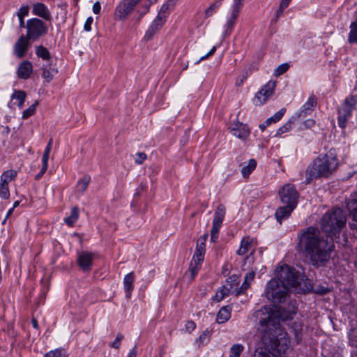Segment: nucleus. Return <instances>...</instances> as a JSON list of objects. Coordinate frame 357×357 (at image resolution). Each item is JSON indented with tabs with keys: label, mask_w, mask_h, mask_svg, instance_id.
<instances>
[{
	"label": "nucleus",
	"mask_w": 357,
	"mask_h": 357,
	"mask_svg": "<svg viewBox=\"0 0 357 357\" xmlns=\"http://www.w3.org/2000/svg\"><path fill=\"white\" fill-rule=\"evenodd\" d=\"M231 295L230 291L223 286L222 289L217 291L215 295L213 297V301L216 302H220L223 300L225 296Z\"/></svg>",
	"instance_id": "nucleus-40"
},
{
	"label": "nucleus",
	"mask_w": 357,
	"mask_h": 357,
	"mask_svg": "<svg viewBox=\"0 0 357 357\" xmlns=\"http://www.w3.org/2000/svg\"><path fill=\"white\" fill-rule=\"evenodd\" d=\"M297 250L308 257L313 266H318L329 260L334 249L333 241L328 236H321L317 228L309 227L298 236Z\"/></svg>",
	"instance_id": "nucleus-3"
},
{
	"label": "nucleus",
	"mask_w": 357,
	"mask_h": 357,
	"mask_svg": "<svg viewBox=\"0 0 357 357\" xmlns=\"http://www.w3.org/2000/svg\"><path fill=\"white\" fill-rule=\"evenodd\" d=\"M93 22V19L92 17H89L86 19V20L84 24V29L86 31H89L91 30V24H92Z\"/></svg>",
	"instance_id": "nucleus-54"
},
{
	"label": "nucleus",
	"mask_w": 357,
	"mask_h": 357,
	"mask_svg": "<svg viewBox=\"0 0 357 357\" xmlns=\"http://www.w3.org/2000/svg\"><path fill=\"white\" fill-rule=\"evenodd\" d=\"M209 342V331L208 330L204 331L197 340V343L199 347L204 346Z\"/></svg>",
	"instance_id": "nucleus-42"
},
{
	"label": "nucleus",
	"mask_w": 357,
	"mask_h": 357,
	"mask_svg": "<svg viewBox=\"0 0 357 357\" xmlns=\"http://www.w3.org/2000/svg\"><path fill=\"white\" fill-rule=\"evenodd\" d=\"M47 171V169L42 167L40 171L36 175L35 178L36 180H39L43 175L45 174V172Z\"/></svg>",
	"instance_id": "nucleus-62"
},
{
	"label": "nucleus",
	"mask_w": 357,
	"mask_h": 357,
	"mask_svg": "<svg viewBox=\"0 0 357 357\" xmlns=\"http://www.w3.org/2000/svg\"><path fill=\"white\" fill-rule=\"evenodd\" d=\"M165 20L160 17H157L152 22L149 29L145 33L144 39L146 40H151L153 36L157 33L165 23Z\"/></svg>",
	"instance_id": "nucleus-16"
},
{
	"label": "nucleus",
	"mask_w": 357,
	"mask_h": 357,
	"mask_svg": "<svg viewBox=\"0 0 357 357\" xmlns=\"http://www.w3.org/2000/svg\"><path fill=\"white\" fill-rule=\"evenodd\" d=\"M296 313V307L291 301L289 309L280 306L278 310L264 306L253 313L257 322V331L265 347L282 355L289 349L290 340L287 333L280 327V321L291 319Z\"/></svg>",
	"instance_id": "nucleus-1"
},
{
	"label": "nucleus",
	"mask_w": 357,
	"mask_h": 357,
	"mask_svg": "<svg viewBox=\"0 0 357 357\" xmlns=\"http://www.w3.org/2000/svg\"><path fill=\"white\" fill-rule=\"evenodd\" d=\"M32 13L47 22H50L52 19L51 12L43 3H34L32 5Z\"/></svg>",
	"instance_id": "nucleus-15"
},
{
	"label": "nucleus",
	"mask_w": 357,
	"mask_h": 357,
	"mask_svg": "<svg viewBox=\"0 0 357 357\" xmlns=\"http://www.w3.org/2000/svg\"><path fill=\"white\" fill-rule=\"evenodd\" d=\"M231 317V308L228 306L222 307L217 314L216 321L224 324Z\"/></svg>",
	"instance_id": "nucleus-24"
},
{
	"label": "nucleus",
	"mask_w": 357,
	"mask_h": 357,
	"mask_svg": "<svg viewBox=\"0 0 357 357\" xmlns=\"http://www.w3.org/2000/svg\"><path fill=\"white\" fill-rule=\"evenodd\" d=\"M36 54L45 61H48L51 58L49 50L42 45L36 47Z\"/></svg>",
	"instance_id": "nucleus-32"
},
{
	"label": "nucleus",
	"mask_w": 357,
	"mask_h": 357,
	"mask_svg": "<svg viewBox=\"0 0 357 357\" xmlns=\"http://www.w3.org/2000/svg\"><path fill=\"white\" fill-rule=\"evenodd\" d=\"M100 10H101L100 3L99 1L95 2L94 4L93 5V12L94 13V14L98 15V14H100Z\"/></svg>",
	"instance_id": "nucleus-57"
},
{
	"label": "nucleus",
	"mask_w": 357,
	"mask_h": 357,
	"mask_svg": "<svg viewBox=\"0 0 357 357\" xmlns=\"http://www.w3.org/2000/svg\"><path fill=\"white\" fill-rule=\"evenodd\" d=\"M290 327L294 333L295 340L298 344L302 340L303 325L300 321H294Z\"/></svg>",
	"instance_id": "nucleus-29"
},
{
	"label": "nucleus",
	"mask_w": 357,
	"mask_h": 357,
	"mask_svg": "<svg viewBox=\"0 0 357 357\" xmlns=\"http://www.w3.org/2000/svg\"><path fill=\"white\" fill-rule=\"evenodd\" d=\"M204 255L205 250L195 249L192 262H194L195 264H201V263L204 261Z\"/></svg>",
	"instance_id": "nucleus-41"
},
{
	"label": "nucleus",
	"mask_w": 357,
	"mask_h": 357,
	"mask_svg": "<svg viewBox=\"0 0 357 357\" xmlns=\"http://www.w3.org/2000/svg\"><path fill=\"white\" fill-rule=\"evenodd\" d=\"M255 357H273V356L269 353L257 351Z\"/></svg>",
	"instance_id": "nucleus-58"
},
{
	"label": "nucleus",
	"mask_w": 357,
	"mask_h": 357,
	"mask_svg": "<svg viewBox=\"0 0 357 357\" xmlns=\"http://www.w3.org/2000/svg\"><path fill=\"white\" fill-rule=\"evenodd\" d=\"M196 328V324L193 321H188L185 324L186 331L191 333Z\"/></svg>",
	"instance_id": "nucleus-55"
},
{
	"label": "nucleus",
	"mask_w": 357,
	"mask_h": 357,
	"mask_svg": "<svg viewBox=\"0 0 357 357\" xmlns=\"http://www.w3.org/2000/svg\"><path fill=\"white\" fill-rule=\"evenodd\" d=\"M48 160H49L48 155H43V158H42L43 167H42L47 169Z\"/></svg>",
	"instance_id": "nucleus-60"
},
{
	"label": "nucleus",
	"mask_w": 357,
	"mask_h": 357,
	"mask_svg": "<svg viewBox=\"0 0 357 357\" xmlns=\"http://www.w3.org/2000/svg\"><path fill=\"white\" fill-rule=\"evenodd\" d=\"M178 0H168L166 3H165L160 8L157 17H160L162 19L166 21L167 15L169 14L168 10L173 8Z\"/></svg>",
	"instance_id": "nucleus-26"
},
{
	"label": "nucleus",
	"mask_w": 357,
	"mask_h": 357,
	"mask_svg": "<svg viewBox=\"0 0 357 357\" xmlns=\"http://www.w3.org/2000/svg\"><path fill=\"white\" fill-rule=\"evenodd\" d=\"M255 276V272L250 271L248 272L244 278L243 284L239 287L241 282L240 277L237 275L229 276L224 285L230 291L231 295L239 296L244 294L250 286Z\"/></svg>",
	"instance_id": "nucleus-6"
},
{
	"label": "nucleus",
	"mask_w": 357,
	"mask_h": 357,
	"mask_svg": "<svg viewBox=\"0 0 357 357\" xmlns=\"http://www.w3.org/2000/svg\"><path fill=\"white\" fill-rule=\"evenodd\" d=\"M315 121L312 119H308L304 121L300 126V130L309 129L314 126Z\"/></svg>",
	"instance_id": "nucleus-48"
},
{
	"label": "nucleus",
	"mask_w": 357,
	"mask_h": 357,
	"mask_svg": "<svg viewBox=\"0 0 357 357\" xmlns=\"http://www.w3.org/2000/svg\"><path fill=\"white\" fill-rule=\"evenodd\" d=\"M312 289L310 281L294 268L284 264L276 270V278L271 280L266 285V296L276 303H284L289 291L305 294Z\"/></svg>",
	"instance_id": "nucleus-2"
},
{
	"label": "nucleus",
	"mask_w": 357,
	"mask_h": 357,
	"mask_svg": "<svg viewBox=\"0 0 357 357\" xmlns=\"http://www.w3.org/2000/svg\"><path fill=\"white\" fill-rule=\"evenodd\" d=\"M229 130L233 135L242 140L246 139L250 134V130L248 126L239 121L231 123L229 126Z\"/></svg>",
	"instance_id": "nucleus-14"
},
{
	"label": "nucleus",
	"mask_w": 357,
	"mask_h": 357,
	"mask_svg": "<svg viewBox=\"0 0 357 357\" xmlns=\"http://www.w3.org/2000/svg\"><path fill=\"white\" fill-rule=\"evenodd\" d=\"M340 162L335 149L320 153L310 164L306 169V182L314 179L328 178L337 169Z\"/></svg>",
	"instance_id": "nucleus-4"
},
{
	"label": "nucleus",
	"mask_w": 357,
	"mask_h": 357,
	"mask_svg": "<svg viewBox=\"0 0 357 357\" xmlns=\"http://www.w3.org/2000/svg\"><path fill=\"white\" fill-rule=\"evenodd\" d=\"M26 36L32 42L38 40L48 32V26L43 20L37 17L29 19L26 22Z\"/></svg>",
	"instance_id": "nucleus-7"
},
{
	"label": "nucleus",
	"mask_w": 357,
	"mask_h": 357,
	"mask_svg": "<svg viewBox=\"0 0 357 357\" xmlns=\"http://www.w3.org/2000/svg\"><path fill=\"white\" fill-rule=\"evenodd\" d=\"M349 344L351 346L357 348V335H354L349 337Z\"/></svg>",
	"instance_id": "nucleus-59"
},
{
	"label": "nucleus",
	"mask_w": 357,
	"mask_h": 357,
	"mask_svg": "<svg viewBox=\"0 0 357 357\" xmlns=\"http://www.w3.org/2000/svg\"><path fill=\"white\" fill-rule=\"evenodd\" d=\"M297 121L298 120L296 119V116H292L287 122H286L282 126L277 130L275 136L278 137L282 134L289 131L291 129L292 124L296 123Z\"/></svg>",
	"instance_id": "nucleus-30"
},
{
	"label": "nucleus",
	"mask_w": 357,
	"mask_h": 357,
	"mask_svg": "<svg viewBox=\"0 0 357 357\" xmlns=\"http://www.w3.org/2000/svg\"><path fill=\"white\" fill-rule=\"evenodd\" d=\"M278 193L280 199L283 204L296 207L299 194L294 185L289 183L284 185Z\"/></svg>",
	"instance_id": "nucleus-9"
},
{
	"label": "nucleus",
	"mask_w": 357,
	"mask_h": 357,
	"mask_svg": "<svg viewBox=\"0 0 357 357\" xmlns=\"http://www.w3.org/2000/svg\"><path fill=\"white\" fill-rule=\"evenodd\" d=\"M17 176V172L9 169L4 172L1 176V183L8 184Z\"/></svg>",
	"instance_id": "nucleus-35"
},
{
	"label": "nucleus",
	"mask_w": 357,
	"mask_h": 357,
	"mask_svg": "<svg viewBox=\"0 0 357 357\" xmlns=\"http://www.w3.org/2000/svg\"><path fill=\"white\" fill-rule=\"evenodd\" d=\"M347 206L353 220L357 222V192L351 195Z\"/></svg>",
	"instance_id": "nucleus-21"
},
{
	"label": "nucleus",
	"mask_w": 357,
	"mask_h": 357,
	"mask_svg": "<svg viewBox=\"0 0 357 357\" xmlns=\"http://www.w3.org/2000/svg\"><path fill=\"white\" fill-rule=\"evenodd\" d=\"M255 243V240L248 236L243 238L241 242V245L237 250L238 255H244L250 250H253Z\"/></svg>",
	"instance_id": "nucleus-18"
},
{
	"label": "nucleus",
	"mask_w": 357,
	"mask_h": 357,
	"mask_svg": "<svg viewBox=\"0 0 357 357\" xmlns=\"http://www.w3.org/2000/svg\"><path fill=\"white\" fill-rule=\"evenodd\" d=\"M44 357H68L64 349L59 348L46 353Z\"/></svg>",
	"instance_id": "nucleus-39"
},
{
	"label": "nucleus",
	"mask_w": 357,
	"mask_h": 357,
	"mask_svg": "<svg viewBox=\"0 0 357 357\" xmlns=\"http://www.w3.org/2000/svg\"><path fill=\"white\" fill-rule=\"evenodd\" d=\"M221 226H218L216 225H212V229L211 230V241L212 242H215L218 238L219 229Z\"/></svg>",
	"instance_id": "nucleus-46"
},
{
	"label": "nucleus",
	"mask_w": 357,
	"mask_h": 357,
	"mask_svg": "<svg viewBox=\"0 0 357 357\" xmlns=\"http://www.w3.org/2000/svg\"><path fill=\"white\" fill-rule=\"evenodd\" d=\"M201 264H195L194 262L190 263V267L188 268V272L190 274V280H192L195 276L197 274L199 270L200 269Z\"/></svg>",
	"instance_id": "nucleus-44"
},
{
	"label": "nucleus",
	"mask_w": 357,
	"mask_h": 357,
	"mask_svg": "<svg viewBox=\"0 0 357 357\" xmlns=\"http://www.w3.org/2000/svg\"><path fill=\"white\" fill-rule=\"evenodd\" d=\"M239 13L231 11L230 17L228 18L225 26V31L223 33L225 37L230 35L231 32L233 30L234 26L236 23V19L238 16Z\"/></svg>",
	"instance_id": "nucleus-25"
},
{
	"label": "nucleus",
	"mask_w": 357,
	"mask_h": 357,
	"mask_svg": "<svg viewBox=\"0 0 357 357\" xmlns=\"http://www.w3.org/2000/svg\"><path fill=\"white\" fill-rule=\"evenodd\" d=\"M77 264L85 272L90 271L93 261V254L88 251H82L77 254Z\"/></svg>",
	"instance_id": "nucleus-13"
},
{
	"label": "nucleus",
	"mask_w": 357,
	"mask_h": 357,
	"mask_svg": "<svg viewBox=\"0 0 357 357\" xmlns=\"http://www.w3.org/2000/svg\"><path fill=\"white\" fill-rule=\"evenodd\" d=\"M147 155L144 152H138L136 154V158L135 159V162L136 164L141 165L143 162L146 159Z\"/></svg>",
	"instance_id": "nucleus-51"
},
{
	"label": "nucleus",
	"mask_w": 357,
	"mask_h": 357,
	"mask_svg": "<svg viewBox=\"0 0 357 357\" xmlns=\"http://www.w3.org/2000/svg\"><path fill=\"white\" fill-rule=\"evenodd\" d=\"M218 8L217 7V5H215L213 3H211V5L208 8H206L204 12L205 18L212 16L216 12Z\"/></svg>",
	"instance_id": "nucleus-50"
},
{
	"label": "nucleus",
	"mask_w": 357,
	"mask_h": 357,
	"mask_svg": "<svg viewBox=\"0 0 357 357\" xmlns=\"http://www.w3.org/2000/svg\"><path fill=\"white\" fill-rule=\"evenodd\" d=\"M205 246H206V244L203 243V242L197 241L196 249H197V250H204L206 251Z\"/></svg>",
	"instance_id": "nucleus-64"
},
{
	"label": "nucleus",
	"mask_w": 357,
	"mask_h": 357,
	"mask_svg": "<svg viewBox=\"0 0 357 357\" xmlns=\"http://www.w3.org/2000/svg\"><path fill=\"white\" fill-rule=\"evenodd\" d=\"M291 0H282L280 6L281 8H287L290 3Z\"/></svg>",
	"instance_id": "nucleus-63"
},
{
	"label": "nucleus",
	"mask_w": 357,
	"mask_h": 357,
	"mask_svg": "<svg viewBox=\"0 0 357 357\" xmlns=\"http://www.w3.org/2000/svg\"><path fill=\"white\" fill-rule=\"evenodd\" d=\"M10 196L8 184L0 183V197L3 199H8Z\"/></svg>",
	"instance_id": "nucleus-45"
},
{
	"label": "nucleus",
	"mask_w": 357,
	"mask_h": 357,
	"mask_svg": "<svg viewBox=\"0 0 357 357\" xmlns=\"http://www.w3.org/2000/svg\"><path fill=\"white\" fill-rule=\"evenodd\" d=\"M275 87V82H268L261 90L268 91L267 95L271 96Z\"/></svg>",
	"instance_id": "nucleus-49"
},
{
	"label": "nucleus",
	"mask_w": 357,
	"mask_h": 357,
	"mask_svg": "<svg viewBox=\"0 0 357 357\" xmlns=\"http://www.w3.org/2000/svg\"><path fill=\"white\" fill-rule=\"evenodd\" d=\"M317 105V99L314 95H311L300 109L294 115L296 116V119L305 118L310 115Z\"/></svg>",
	"instance_id": "nucleus-12"
},
{
	"label": "nucleus",
	"mask_w": 357,
	"mask_h": 357,
	"mask_svg": "<svg viewBox=\"0 0 357 357\" xmlns=\"http://www.w3.org/2000/svg\"><path fill=\"white\" fill-rule=\"evenodd\" d=\"M127 357H137V345H135L133 348L130 350Z\"/></svg>",
	"instance_id": "nucleus-61"
},
{
	"label": "nucleus",
	"mask_w": 357,
	"mask_h": 357,
	"mask_svg": "<svg viewBox=\"0 0 357 357\" xmlns=\"http://www.w3.org/2000/svg\"><path fill=\"white\" fill-rule=\"evenodd\" d=\"M135 273L130 272L126 275L123 279V287L126 292V297L130 298L134 289Z\"/></svg>",
	"instance_id": "nucleus-19"
},
{
	"label": "nucleus",
	"mask_w": 357,
	"mask_h": 357,
	"mask_svg": "<svg viewBox=\"0 0 357 357\" xmlns=\"http://www.w3.org/2000/svg\"><path fill=\"white\" fill-rule=\"evenodd\" d=\"M346 220V215L341 208H333L323 215L321 220V229L333 241V238L345 225Z\"/></svg>",
	"instance_id": "nucleus-5"
},
{
	"label": "nucleus",
	"mask_w": 357,
	"mask_h": 357,
	"mask_svg": "<svg viewBox=\"0 0 357 357\" xmlns=\"http://www.w3.org/2000/svg\"><path fill=\"white\" fill-rule=\"evenodd\" d=\"M31 43H33L26 35L22 34L13 46L14 54L17 58H23L27 52Z\"/></svg>",
	"instance_id": "nucleus-11"
},
{
	"label": "nucleus",
	"mask_w": 357,
	"mask_h": 357,
	"mask_svg": "<svg viewBox=\"0 0 357 357\" xmlns=\"http://www.w3.org/2000/svg\"><path fill=\"white\" fill-rule=\"evenodd\" d=\"M11 98H12V100L16 99L18 101V102L17 104V106L20 108H22L23 106V104L25 101L26 93L24 91H21V90L15 91V92L13 93Z\"/></svg>",
	"instance_id": "nucleus-37"
},
{
	"label": "nucleus",
	"mask_w": 357,
	"mask_h": 357,
	"mask_svg": "<svg viewBox=\"0 0 357 357\" xmlns=\"http://www.w3.org/2000/svg\"><path fill=\"white\" fill-rule=\"evenodd\" d=\"M289 68V66L288 63L281 64L275 70L274 75L275 76H280L287 72Z\"/></svg>",
	"instance_id": "nucleus-47"
},
{
	"label": "nucleus",
	"mask_w": 357,
	"mask_h": 357,
	"mask_svg": "<svg viewBox=\"0 0 357 357\" xmlns=\"http://www.w3.org/2000/svg\"><path fill=\"white\" fill-rule=\"evenodd\" d=\"M38 105V102L32 104L28 109H25L22 113L23 119H28L31 116L36 112V107Z\"/></svg>",
	"instance_id": "nucleus-43"
},
{
	"label": "nucleus",
	"mask_w": 357,
	"mask_h": 357,
	"mask_svg": "<svg viewBox=\"0 0 357 357\" xmlns=\"http://www.w3.org/2000/svg\"><path fill=\"white\" fill-rule=\"evenodd\" d=\"M123 339L122 334H118L115 340L112 343V347L114 349H119L121 345V342Z\"/></svg>",
	"instance_id": "nucleus-53"
},
{
	"label": "nucleus",
	"mask_w": 357,
	"mask_h": 357,
	"mask_svg": "<svg viewBox=\"0 0 357 357\" xmlns=\"http://www.w3.org/2000/svg\"><path fill=\"white\" fill-rule=\"evenodd\" d=\"M225 215V208L222 204H220L214 213L213 224L221 226Z\"/></svg>",
	"instance_id": "nucleus-27"
},
{
	"label": "nucleus",
	"mask_w": 357,
	"mask_h": 357,
	"mask_svg": "<svg viewBox=\"0 0 357 357\" xmlns=\"http://www.w3.org/2000/svg\"><path fill=\"white\" fill-rule=\"evenodd\" d=\"M356 98L354 96L347 97L343 103L337 109V123L338 126L344 129L347 126L349 119L352 116V111L355 108Z\"/></svg>",
	"instance_id": "nucleus-8"
},
{
	"label": "nucleus",
	"mask_w": 357,
	"mask_h": 357,
	"mask_svg": "<svg viewBox=\"0 0 357 357\" xmlns=\"http://www.w3.org/2000/svg\"><path fill=\"white\" fill-rule=\"evenodd\" d=\"M295 208L296 207L286 204L285 206L279 207L275 214L277 220L281 223L283 220L287 219L290 216Z\"/></svg>",
	"instance_id": "nucleus-20"
},
{
	"label": "nucleus",
	"mask_w": 357,
	"mask_h": 357,
	"mask_svg": "<svg viewBox=\"0 0 357 357\" xmlns=\"http://www.w3.org/2000/svg\"><path fill=\"white\" fill-rule=\"evenodd\" d=\"M244 350V346L241 344H234L229 350V357H240Z\"/></svg>",
	"instance_id": "nucleus-38"
},
{
	"label": "nucleus",
	"mask_w": 357,
	"mask_h": 357,
	"mask_svg": "<svg viewBox=\"0 0 357 357\" xmlns=\"http://www.w3.org/2000/svg\"><path fill=\"white\" fill-rule=\"evenodd\" d=\"M257 167V161L255 159H250L248 164L241 169L242 176L247 178Z\"/></svg>",
	"instance_id": "nucleus-34"
},
{
	"label": "nucleus",
	"mask_w": 357,
	"mask_h": 357,
	"mask_svg": "<svg viewBox=\"0 0 357 357\" xmlns=\"http://www.w3.org/2000/svg\"><path fill=\"white\" fill-rule=\"evenodd\" d=\"M42 71V77L47 83L50 82L53 79L54 75L58 73L57 68L51 66H43Z\"/></svg>",
	"instance_id": "nucleus-23"
},
{
	"label": "nucleus",
	"mask_w": 357,
	"mask_h": 357,
	"mask_svg": "<svg viewBox=\"0 0 357 357\" xmlns=\"http://www.w3.org/2000/svg\"><path fill=\"white\" fill-rule=\"evenodd\" d=\"M33 72V65L31 61H23L18 66L17 76L20 79H26L30 77Z\"/></svg>",
	"instance_id": "nucleus-17"
},
{
	"label": "nucleus",
	"mask_w": 357,
	"mask_h": 357,
	"mask_svg": "<svg viewBox=\"0 0 357 357\" xmlns=\"http://www.w3.org/2000/svg\"><path fill=\"white\" fill-rule=\"evenodd\" d=\"M29 7L28 6H22L16 13V15L19 20V26L20 28L26 27V22H24V17L29 15Z\"/></svg>",
	"instance_id": "nucleus-28"
},
{
	"label": "nucleus",
	"mask_w": 357,
	"mask_h": 357,
	"mask_svg": "<svg viewBox=\"0 0 357 357\" xmlns=\"http://www.w3.org/2000/svg\"><path fill=\"white\" fill-rule=\"evenodd\" d=\"M216 51V47L213 46L211 50L204 56H202L199 60H198L196 63H199L201 61L204 60L208 58L210 56L213 55Z\"/></svg>",
	"instance_id": "nucleus-56"
},
{
	"label": "nucleus",
	"mask_w": 357,
	"mask_h": 357,
	"mask_svg": "<svg viewBox=\"0 0 357 357\" xmlns=\"http://www.w3.org/2000/svg\"><path fill=\"white\" fill-rule=\"evenodd\" d=\"M139 2V0H122L115 9L114 19L125 20Z\"/></svg>",
	"instance_id": "nucleus-10"
},
{
	"label": "nucleus",
	"mask_w": 357,
	"mask_h": 357,
	"mask_svg": "<svg viewBox=\"0 0 357 357\" xmlns=\"http://www.w3.org/2000/svg\"><path fill=\"white\" fill-rule=\"evenodd\" d=\"M268 91L260 90L259 92L257 93L255 95L254 99H253V103L255 105H261L264 104L267 99L271 96L267 95Z\"/></svg>",
	"instance_id": "nucleus-33"
},
{
	"label": "nucleus",
	"mask_w": 357,
	"mask_h": 357,
	"mask_svg": "<svg viewBox=\"0 0 357 357\" xmlns=\"http://www.w3.org/2000/svg\"><path fill=\"white\" fill-rule=\"evenodd\" d=\"M79 218V208L77 206L72 208L70 215L64 219V222L68 226H73Z\"/></svg>",
	"instance_id": "nucleus-31"
},
{
	"label": "nucleus",
	"mask_w": 357,
	"mask_h": 357,
	"mask_svg": "<svg viewBox=\"0 0 357 357\" xmlns=\"http://www.w3.org/2000/svg\"><path fill=\"white\" fill-rule=\"evenodd\" d=\"M91 181V177L89 175L84 176L81 179L77 181V190L82 194L86 190Z\"/></svg>",
	"instance_id": "nucleus-36"
},
{
	"label": "nucleus",
	"mask_w": 357,
	"mask_h": 357,
	"mask_svg": "<svg viewBox=\"0 0 357 357\" xmlns=\"http://www.w3.org/2000/svg\"><path fill=\"white\" fill-rule=\"evenodd\" d=\"M243 1L244 0H234L232 10L240 13V10L243 6Z\"/></svg>",
	"instance_id": "nucleus-52"
},
{
	"label": "nucleus",
	"mask_w": 357,
	"mask_h": 357,
	"mask_svg": "<svg viewBox=\"0 0 357 357\" xmlns=\"http://www.w3.org/2000/svg\"><path fill=\"white\" fill-rule=\"evenodd\" d=\"M286 112L285 108H282L278 112H277L273 116L267 119L262 124L259 125L260 129L264 131L268 126H270L272 123H276L279 121L282 117L284 116Z\"/></svg>",
	"instance_id": "nucleus-22"
}]
</instances>
